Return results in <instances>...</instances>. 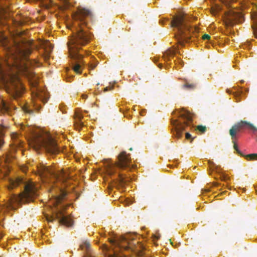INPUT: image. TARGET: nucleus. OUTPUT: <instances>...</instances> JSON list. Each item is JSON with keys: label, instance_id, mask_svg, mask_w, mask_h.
I'll return each instance as SVG.
<instances>
[{"label": "nucleus", "instance_id": "f257e3e1", "mask_svg": "<svg viewBox=\"0 0 257 257\" xmlns=\"http://www.w3.org/2000/svg\"><path fill=\"white\" fill-rule=\"evenodd\" d=\"M88 40V35L80 28L77 30L76 35L71 37L68 43L70 56L71 58L78 60L73 67V71L76 73H81L82 66L83 64L81 61L82 56L78 53V51L80 46L87 44Z\"/></svg>", "mask_w": 257, "mask_h": 257}, {"label": "nucleus", "instance_id": "f03ea898", "mask_svg": "<svg viewBox=\"0 0 257 257\" xmlns=\"http://www.w3.org/2000/svg\"><path fill=\"white\" fill-rule=\"evenodd\" d=\"M30 145L35 150L41 147L44 148L47 151L52 154L58 152L57 145L50 135L43 130L39 131L29 141Z\"/></svg>", "mask_w": 257, "mask_h": 257}, {"label": "nucleus", "instance_id": "7ed1b4c3", "mask_svg": "<svg viewBox=\"0 0 257 257\" xmlns=\"http://www.w3.org/2000/svg\"><path fill=\"white\" fill-rule=\"evenodd\" d=\"M36 190L37 188L33 182L27 183L25 185L24 192L18 196H14L11 199V202L7 205V207L13 209L14 207L12 206V203L14 202L20 203L25 201L32 200V198L36 195Z\"/></svg>", "mask_w": 257, "mask_h": 257}, {"label": "nucleus", "instance_id": "20e7f679", "mask_svg": "<svg viewBox=\"0 0 257 257\" xmlns=\"http://www.w3.org/2000/svg\"><path fill=\"white\" fill-rule=\"evenodd\" d=\"M243 18V14L241 10L234 8L232 10H229L225 13L223 17V22L226 26L230 27L236 23L241 22Z\"/></svg>", "mask_w": 257, "mask_h": 257}, {"label": "nucleus", "instance_id": "39448f33", "mask_svg": "<svg viewBox=\"0 0 257 257\" xmlns=\"http://www.w3.org/2000/svg\"><path fill=\"white\" fill-rule=\"evenodd\" d=\"M10 85L7 86V91L12 94L14 97L20 96L23 92L24 86L17 75H13L10 77Z\"/></svg>", "mask_w": 257, "mask_h": 257}, {"label": "nucleus", "instance_id": "423d86ee", "mask_svg": "<svg viewBox=\"0 0 257 257\" xmlns=\"http://www.w3.org/2000/svg\"><path fill=\"white\" fill-rule=\"evenodd\" d=\"M172 25L173 27L178 28L182 33H184L185 36H187V32L188 33L191 32L197 33L199 31V29L197 27L192 28L188 26L185 23L184 16L182 15L177 16L174 18L172 22Z\"/></svg>", "mask_w": 257, "mask_h": 257}, {"label": "nucleus", "instance_id": "0eeeda50", "mask_svg": "<svg viewBox=\"0 0 257 257\" xmlns=\"http://www.w3.org/2000/svg\"><path fill=\"white\" fill-rule=\"evenodd\" d=\"M29 63V62H28L27 64H23L21 66L15 64V68L16 71L19 73L23 74L29 77L31 85L33 87H36L37 85V77L28 68L27 65H28Z\"/></svg>", "mask_w": 257, "mask_h": 257}, {"label": "nucleus", "instance_id": "6e6552de", "mask_svg": "<svg viewBox=\"0 0 257 257\" xmlns=\"http://www.w3.org/2000/svg\"><path fill=\"white\" fill-rule=\"evenodd\" d=\"M55 217L59 219V222L67 226L73 224V220L70 216H65L62 211L59 210L55 213Z\"/></svg>", "mask_w": 257, "mask_h": 257}, {"label": "nucleus", "instance_id": "1a4fd4ad", "mask_svg": "<svg viewBox=\"0 0 257 257\" xmlns=\"http://www.w3.org/2000/svg\"><path fill=\"white\" fill-rule=\"evenodd\" d=\"M130 159L129 155L122 152L118 156V162L117 165L119 167H125L129 165Z\"/></svg>", "mask_w": 257, "mask_h": 257}, {"label": "nucleus", "instance_id": "9d476101", "mask_svg": "<svg viewBox=\"0 0 257 257\" xmlns=\"http://www.w3.org/2000/svg\"><path fill=\"white\" fill-rule=\"evenodd\" d=\"M251 17L253 22L252 27L254 33V35L257 38V5L253 7Z\"/></svg>", "mask_w": 257, "mask_h": 257}, {"label": "nucleus", "instance_id": "9b49d317", "mask_svg": "<svg viewBox=\"0 0 257 257\" xmlns=\"http://www.w3.org/2000/svg\"><path fill=\"white\" fill-rule=\"evenodd\" d=\"M38 171L40 175L43 178L46 177L47 175H52L55 177V175L53 174V173L51 172V169L45 166H42L39 167Z\"/></svg>", "mask_w": 257, "mask_h": 257}, {"label": "nucleus", "instance_id": "f8f14e48", "mask_svg": "<svg viewBox=\"0 0 257 257\" xmlns=\"http://www.w3.org/2000/svg\"><path fill=\"white\" fill-rule=\"evenodd\" d=\"M89 14V12L88 10L84 9H80L73 15V18L75 20H80L81 21L82 20L83 17L87 16Z\"/></svg>", "mask_w": 257, "mask_h": 257}, {"label": "nucleus", "instance_id": "ddd939ff", "mask_svg": "<svg viewBox=\"0 0 257 257\" xmlns=\"http://www.w3.org/2000/svg\"><path fill=\"white\" fill-rule=\"evenodd\" d=\"M220 6L217 4H213L211 8V13L213 15H216L221 10Z\"/></svg>", "mask_w": 257, "mask_h": 257}, {"label": "nucleus", "instance_id": "4468645a", "mask_svg": "<svg viewBox=\"0 0 257 257\" xmlns=\"http://www.w3.org/2000/svg\"><path fill=\"white\" fill-rule=\"evenodd\" d=\"M106 171L107 174H111L113 173V169L114 168V165L109 161H108L105 165Z\"/></svg>", "mask_w": 257, "mask_h": 257}, {"label": "nucleus", "instance_id": "2eb2a0df", "mask_svg": "<svg viewBox=\"0 0 257 257\" xmlns=\"http://www.w3.org/2000/svg\"><path fill=\"white\" fill-rule=\"evenodd\" d=\"M9 107L2 99L0 102V110L2 113L8 112Z\"/></svg>", "mask_w": 257, "mask_h": 257}, {"label": "nucleus", "instance_id": "dca6fc26", "mask_svg": "<svg viewBox=\"0 0 257 257\" xmlns=\"http://www.w3.org/2000/svg\"><path fill=\"white\" fill-rule=\"evenodd\" d=\"M66 193L65 191H62L61 195L59 196H56L54 199V201H55V205H56L58 203H59L62 199L66 195Z\"/></svg>", "mask_w": 257, "mask_h": 257}, {"label": "nucleus", "instance_id": "f3484780", "mask_svg": "<svg viewBox=\"0 0 257 257\" xmlns=\"http://www.w3.org/2000/svg\"><path fill=\"white\" fill-rule=\"evenodd\" d=\"M22 181V179L18 178L16 180H11V185L9 187L10 189H12L14 187L17 186L19 184H20Z\"/></svg>", "mask_w": 257, "mask_h": 257}, {"label": "nucleus", "instance_id": "a211bd4d", "mask_svg": "<svg viewBox=\"0 0 257 257\" xmlns=\"http://www.w3.org/2000/svg\"><path fill=\"white\" fill-rule=\"evenodd\" d=\"M239 128V126H238L237 125H235L232 127L229 131V134L232 138H233L235 136L236 132L238 131Z\"/></svg>", "mask_w": 257, "mask_h": 257}, {"label": "nucleus", "instance_id": "6ab92c4d", "mask_svg": "<svg viewBox=\"0 0 257 257\" xmlns=\"http://www.w3.org/2000/svg\"><path fill=\"white\" fill-rule=\"evenodd\" d=\"M181 116L186 118L188 121H191L192 120L191 114L187 111H183V112L181 114Z\"/></svg>", "mask_w": 257, "mask_h": 257}, {"label": "nucleus", "instance_id": "aec40b11", "mask_svg": "<svg viewBox=\"0 0 257 257\" xmlns=\"http://www.w3.org/2000/svg\"><path fill=\"white\" fill-rule=\"evenodd\" d=\"M2 126L0 124V148L4 144L3 136L4 134L2 131Z\"/></svg>", "mask_w": 257, "mask_h": 257}, {"label": "nucleus", "instance_id": "412c9836", "mask_svg": "<svg viewBox=\"0 0 257 257\" xmlns=\"http://www.w3.org/2000/svg\"><path fill=\"white\" fill-rule=\"evenodd\" d=\"M246 158L250 160H257V153L248 155L246 156Z\"/></svg>", "mask_w": 257, "mask_h": 257}, {"label": "nucleus", "instance_id": "4be33fe9", "mask_svg": "<svg viewBox=\"0 0 257 257\" xmlns=\"http://www.w3.org/2000/svg\"><path fill=\"white\" fill-rule=\"evenodd\" d=\"M243 124H246L249 125L250 126H252V125L250 123L246 121H241L237 125L238 126H239V127H241Z\"/></svg>", "mask_w": 257, "mask_h": 257}, {"label": "nucleus", "instance_id": "5701e85b", "mask_svg": "<svg viewBox=\"0 0 257 257\" xmlns=\"http://www.w3.org/2000/svg\"><path fill=\"white\" fill-rule=\"evenodd\" d=\"M226 7H228L229 5L233 2V0H220Z\"/></svg>", "mask_w": 257, "mask_h": 257}, {"label": "nucleus", "instance_id": "b1692460", "mask_svg": "<svg viewBox=\"0 0 257 257\" xmlns=\"http://www.w3.org/2000/svg\"><path fill=\"white\" fill-rule=\"evenodd\" d=\"M125 238L123 237H121L120 238V242H118L117 244L120 247H124L125 249H126V247L124 246L122 244V242L124 240Z\"/></svg>", "mask_w": 257, "mask_h": 257}, {"label": "nucleus", "instance_id": "393cba45", "mask_svg": "<svg viewBox=\"0 0 257 257\" xmlns=\"http://www.w3.org/2000/svg\"><path fill=\"white\" fill-rule=\"evenodd\" d=\"M89 243L87 241H85L81 245V247L83 249L84 248H87L89 247Z\"/></svg>", "mask_w": 257, "mask_h": 257}, {"label": "nucleus", "instance_id": "a878e982", "mask_svg": "<svg viewBox=\"0 0 257 257\" xmlns=\"http://www.w3.org/2000/svg\"><path fill=\"white\" fill-rule=\"evenodd\" d=\"M197 130L201 132H204L206 130V127L202 125H198L197 126Z\"/></svg>", "mask_w": 257, "mask_h": 257}, {"label": "nucleus", "instance_id": "bb28decb", "mask_svg": "<svg viewBox=\"0 0 257 257\" xmlns=\"http://www.w3.org/2000/svg\"><path fill=\"white\" fill-rule=\"evenodd\" d=\"M22 109L23 111L27 113H30V110L28 109V106L27 104H25L24 106H22Z\"/></svg>", "mask_w": 257, "mask_h": 257}, {"label": "nucleus", "instance_id": "cd10ccee", "mask_svg": "<svg viewBox=\"0 0 257 257\" xmlns=\"http://www.w3.org/2000/svg\"><path fill=\"white\" fill-rule=\"evenodd\" d=\"M202 38L203 40H209L210 38V36L208 34H204L202 36Z\"/></svg>", "mask_w": 257, "mask_h": 257}, {"label": "nucleus", "instance_id": "c85d7f7f", "mask_svg": "<svg viewBox=\"0 0 257 257\" xmlns=\"http://www.w3.org/2000/svg\"><path fill=\"white\" fill-rule=\"evenodd\" d=\"M31 51L30 50H27L26 52H23L22 55L24 56V57H26L27 55H28L29 54H30Z\"/></svg>", "mask_w": 257, "mask_h": 257}, {"label": "nucleus", "instance_id": "c756f323", "mask_svg": "<svg viewBox=\"0 0 257 257\" xmlns=\"http://www.w3.org/2000/svg\"><path fill=\"white\" fill-rule=\"evenodd\" d=\"M35 96H36V97L39 98L41 100H42V93H39V92H37L35 94Z\"/></svg>", "mask_w": 257, "mask_h": 257}, {"label": "nucleus", "instance_id": "7c9ffc66", "mask_svg": "<svg viewBox=\"0 0 257 257\" xmlns=\"http://www.w3.org/2000/svg\"><path fill=\"white\" fill-rule=\"evenodd\" d=\"M46 218H47V220H48V221H52L54 219V217L53 216H46Z\"/></svg>", "mask_w": 257, "mask_h": 257}, {"label": "nucleus", "instance_id": "2f4dec72", "mask_svg": "<svg viewBox=\"0 0 257 257\" xmlns=\"http://www.w3.org/2000/svg\"><path fill=\"white\" fill-rule=\"evenodd\" d=\"M185 137L186 139H189L191 138V135L189 133H186L185 135Z\"/></svg>", "mask_w": 257, "mask_h": 257}, {"label": "nucleus", "instance_id": "473e14b6", "mask_svg": "<svg viewBox=\"0 0 257 257\" xmlns=\"http://www.w3.org/2000/svg\"><path fill=\"white\" fill-rule=\"evenodd\" d=\"M17 137V134L16 133H13L12 134V137L13 139H15Z\"/></svg>", "mask_w": 257, "mask_h": 257}, {"label": "nucleus", "instance_id": "72a5a7b5", "mask_svg": "<svg viewBox=\"0 0 257 257\" xmlns=\"http://www.w3.org/2000/svg\"><path fill=\"white\" fill-rule=\"evenodd\" d=\"M102 247L103 250H107L108 249V247L106 245H103Z\"/></svg>", "mask_w": 257, "mask_h": 257}, {"label": "nucleus", "instance_id": "f704fd0d", "mask_svg": "<svg viewBox=\"0 0 257 257\" xmlns=\"http://www.w3.org/2000/svg\"><path fill=\"white\" fill-rule=\"evenodd\" d=\"M124 181V179L122 177H120V182L121 183H123Z\"/></svg>", "mask_w": 257, "mask_h": 257}, {"label": "nucleus", "instance_id": "c9c22d12", "mask_svg": "<svg viewBox=\"0 0 257 257\" xmlns=\"http://www.w3.org/2000/svg\"><path fill=\"white\" fill-rule=\"evenodd\" d=\"M77 117H78V119L79 120H80V119H81V116L80 115H77Z\"/></svg>", "mask_w": 257, "mask_h": 257}, {"label": "nucleus", "instance_id": "e433bc0d", "mask_svg": "<svg viewBox=\"0 0 257 257\" xmlns=\"http://www.w3.org/2000/svg\"><path fill=\"white\" fill-rule=\"evenodd\" d=\"M116 254H114V255H109L108 257H116Z\"/></svg>", "mask_w": 257, "mask_h": 257}, {"label": "nucleus", "instance_id": "4c0bfd02", "mask_svg": "<svg viewBox=\"0 0 257 257\" xmlns=\"http://www.w3.org/2000/svg\"><path fill=\"white\" fill-rule=\"evenodd\" d=\"M90 67H91V69H93V68H95V65H91Z\"/></svg>", "mask_w": 257, "mask_h": 257}, {"label": "nucleus", "instance_id": "58836bf2", "mask_svg": "<svg viewBox=\"0 0 257 257\" xmlns=\"http://www.w3.org/2000/svg\"><path fill=\"white\" fill-rule=\"evenodd\" d=\"M1 79L2 81H3V82H4V83H6V82H5V80L4 79V78H1Z\"/></svg>", "mask_w": 257, "mask_h": 257}, {"label": "nucleus", "instance_id": "ea45409f", "mask_svg": "<svg viewBox=\"0 0 257 257\" xmlns=\"http://www.w3.org/2000/svg\"><path fill=\"white\" fill-rule=\"evenodd\" d=\"M154 237L156 238V239H158L159 237L158 236L154 235Z\"/></svg>", "mask_w": 257, "mask_h": 257}, {"label": "nucleus", "instance_id": "a19ab883", "mask_svg": "<svg viewBox=\"0 0 257 257\" xmlns=\"http://www.w3.org/2000/svg\"><path fill=\"white\" fill-rule=\"evenodd\" d=\"M127 202L126 203V204L127 205H129L130 204H131V203H130V202H127V200H126Z\"/></svg>", "mask_w": 257, "mask_h": 257}, {"label": "nucleus", "instance_id": "79ce46f5", "mask_svg": "<svg viewBox=\"0 0 257 257\" xmlns=\"http://www.w3.org/2000/svg\"><path fill=\"white\" fill-rule=\"evenodd\" d=\"M236 147H236V145H234V148L235 149H236Z\"/></svg>", "mask_w": 257, "mask_h": 257}, {"label": "nucleus", "instance_id": "37998d69", "mask_svg": "<svg viewBox=\"0 0 257 257\" xmlns=\"http://www.w3.org/2000/svg\"><path fill=\"white\" fill-rule=\"evenodd\" d=\"M110 242L111 243H113V242H114V241H113V240H110Z\"/></svg>", "mask_w": 257, "mask_h": 257}, {"label": "nucleus", "instance_id": "c03bdc74", "mask_svg": "<svg viewBox=\"0 0 257 257\" xmlns=\"http://www.w3.org/2000/svg\"><path fill=\"white\" fill-rule=\"evenodd\" d=\"M107 90V88H105L104 89V91H106Z\"/></svg>", "mask_w": 257, "mask_h": 257}, {"label": "nucleus", "instance_id": "a18cd8bd", "mask_svg": "<svg viewBox=\"0 0 257 257\" xmlns=\"http://www.w3.org/2000/svg\"><path fill=\"white\" fill-rule=\"evenodd\" d=\"M2 208H4V206H0V209H1Z\"/></svg>", "mask_w": 257, "mask_h": 257}, {"label": "nucleus", "instance_id": "49530a36", "mask_svg": "<svg viewBox=\"0 0 257 257\" xmlns=\"http://www.w3.org/2000/svg\"><path fill=\"white\" fill-rule=\"evenodd\" d=\"M2 72H1V70H0V73H2Z\"/></svg>", "mask_w": 257, "mask_h": 257}]
</instances>
